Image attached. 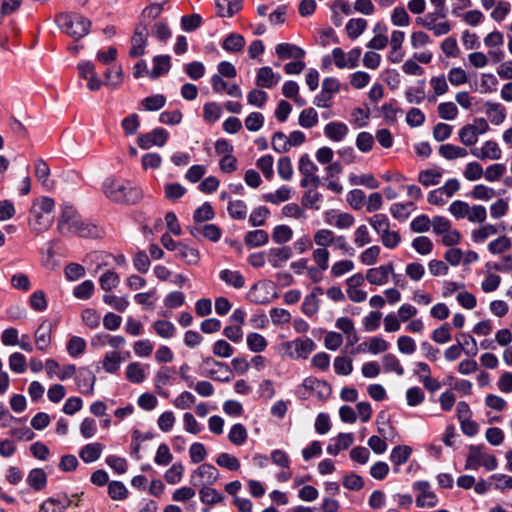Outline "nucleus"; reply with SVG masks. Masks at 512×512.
Instances as JSON below:
<instances>
[{
    "label": "nucleus",
    "instance_id": "53",
    "mask_svg": "<svg viewBox=\"0 0 512 512\" xmlns=\"http://www.w3.org/2000/svg\"><path fill=\"white\" fill-rule=\"evenodd\" d=\"M299 125L303 128L309 129L318 123V113L314 108L304 109L298 119Z\"/></svg>",
    "mask_w": 512,
    "mask_h": 512
},
{
    "label": "nucleus",
    "instance_id": "3",
    "mask_svg": "<svg viewBox=\"0 0 512 512\" xmlns=\"http://www.w3.org/2000/svg\"><path fill=\"white\" fill-rule=\"evenodd\" d=\"M415 22L417 25L431 31L436 37L447 35L452 30L451 22L446 19V11L434 10L423 17H417Z\"/></svg>",
    "mask_w": 512,
    "mask_h": 512
},
{
    "label": "nucleus",
    "instance_id": "6",
    "mask_svg": "<svg viewBox=\"0 0 512 512\" xmlns=\"http://www.w3.org/2000/svg\"><path fill=\"white\" fill-rule=\"evenodd\" d=\"M461 184L458 179H448L443 186L428 193L427 201L436 206H443L456 192L460 190Z\"/></svg>",
    "mask_w": 512,
    "mask_h": 512
},
{
    "label": "nucleus",
    "instance_id": "14",
    "mask_svg": "<svg viewBox=\"0 0 512 512\" xmlns=\"http://www.w3.org/2000/svg\"><path fill=\"white\" fill-rule=\"evenodd\" d=\"M53 222L52 215H47L37 207H31L29 217V227L33 232L42 233L49 229Z\"/></svg>",
    "mask_w": 512,
    "mask_h": 512
},
{
    "label": "nucleus",
    "instance_id": "27",
    "mask_svg": "<svg viewBox=\"0 0 512 512\" xmlns=\"http://www.w3.org/2000/svg\"><path fill=\"white\" fill-rule=\"evenodd\" d=\"M103 448V444L99 442L86 444L79 451V457L85 463L95 462L100 458Z\"/></svg>",
    "mask_w": 512,
    "mask_h": 512
},
{
    "label": "nucleus",
    "instance_id": "32",
    "mask_svg": "<svg viewBox=\"0 0 512 512\" xmlns=\"http://www.w3.org/2000/svg\"><path fill=\"white\" fill-rule=\"evenodd\" d=\"M412 449L407 445H398L394 447L390 454L391 462L396 466L395 472H398V467L406 463L410 458Z\"/></svg>",
    "mask_w": 512,
    "mask_h": 512
},
{
    "label": "nucleus",
    "instance_id": "1",
    "mask_svg": "<svg viewBox=\"0 0 512 512\" xmlns=\"http://www.w3.org/2000/svg\"><path fill=\"white\" fill-rule=\"evenodd\" d=\"M102 190L105 196L115 203L135 204L142 198V192L138 187L121 179L107 178L103 182Z\"/></svg>",
    "mask_w": 512,
    "mask_h": 512
},
{
    "label": "nucleus",
    "instance_id": "39",
    "mask_svg": "<svg viewBox=\"0 0 512 512\" xmlns=\"http://www.w3.org/2000/svg\"><path fill=\"white\" fill-rule=\"evenodd\" d=\"M27 483L35 490L43 489L47 483V476L45 471L41 468L32 469L28 474Z\"/></svg>",
    "mask_w": 512,
    "mask_h": 512
},
{
    "label": "nucleus",
    "instance_id": "25",
    "mask_svg": "<svg viewBox=\"0 0 512 512\" xmlns=\"http://www.w3.org/2000/svg\"><path fill=\"white\" fill-rule=\"evenodd\" d=\"M275 52L280 59H302L305 56V51L290 43H280L275 47Z\"/></svg>",
    "mask_w": 512,
    "mask_h": 512
},
{
    "label": "nucleus",
    "instance_id": "22",
    "mask_svg": "<svg viewBox=\"0 0 512 512\" xmlns=\"http://www.w3.org/2000/svg\"><path fill=\"white\" fill-rule=\"evenodd\" d=\"M354 438L351 433H340L337 437L331 440L327 446V452L330 455L336 456L341 450L348 449L353 444Z\"/></svg>",
    "mask_w": 512,
    "mask_h": 512
},
{
    "label": "nucleus",
    "instance_id": "10",
    "mask_svg": "<svg viewBox=\"0 0 512 512\" xmlns=\"http://www.w3.org/2000/svg\"><path fill=\"white\" fill-rule=\"evenodd\" d=\"M413 488L419 492L416 498V505L421 508H433L438 503V498L431 490L427 481H418L413 484Z\"/></svg>",
    "mask_w": 512,
    "mask_h": 512
},
{
    "label": "nucleus",
    "instance_id": "5",
    "mask_svg": "<svg viewBox=\"0 0 512 512\" xmlns=\"http://www.w3.org/2000/svg\"><path fill=\"white\" fill-rule=\"evenodd\" d=\"M497 465L496 457L484 452L482 446H470L465 469L477 470L480 466H484L488 471H492L497 468Z\"/></svg>",
    "mask_w": 512,
    "mask_h": 512
},
{
    "label": "nucleus",
    "instance_id": "50",
    "mask_svg": "<svg viewBox=\"0 0 512 512\" xmlns=\"http://www.w3.org/2000/svg\"><path fill=\"white\" fill-rule=\"evenodd\" d=\"M145 372L142 365L138 362L130 363L126 368V378L136 384H140L145 380Z\"/></svg>",
    "mask_w": 512,
    "mask_h": 512
},
{
    "label": "nucleus",
    "instance_id": "58",
    "mask_svg": "<svg viewBox=\"0 0 512 512\" xmlns=\"http://www.w3.org/2000/svg\"><path fill=\"white\" fill-rule=\"evenodd\" d=\"M66 349L71 357H78L84 353L86 349V341L79 336H73L69 339Z\"/></svg>",
    "mask_w": 512,
    "mask_h": 512
},
{
    "label": "nucleus",
    "instance_id": "8",
    "mask_svg": "<svg viewBox=\"0 0 512 512\" xmlns=\"http://www.w3.org/2000/svg\"><path fill=\"white\" fill-rule=\"evenodd\" d=\"M80 220L81 217L74 207L64 206L58 218L57 229L63 236H74V231Z\"/></svg>",
    "mask_w": 512,
    "mask_h": 512
},
{
    "label": "nucleus",
    "instance_id": "54",
    "mask_svg": "<svg viewBox=\"0 0 512 512\" xmlns=\"http://www.w3.org/2000/svg\"><path fill=\"white\" fill-rule=\"evenodd\" d=\"M368 222L379 236L390 229V221L385 214H375Z\"/></svg>",
    "mask_w": 512,
    "mask_h": 512
},
{
    "label": "nucleus",
    "instance_id": "23",
    "mask_svg": "<svg viewBox=\"0 0 512 512\" xmlns=\"http://www.w3.org/2000/svg\"><path fill=\"white\" fill-rule=\"evenodd\" d=\"M293 255L292 248L284 246L280 248H271L268 252V262L274 267H281L284 262Z\"/></svg>",
    "mask_w": 512,
    "mask_h": 512
},
{
    "label": "nucleus",
    "instance_id": "28",
    "mask_svg": "<svg viewBox=\"0 0 512 512\" xmlns=\"http://www.w3.org/2000/svg\"><path fill=\"white\" fill-rule=\"evenodd\" d=\"M438 152L441 157L449 161L465 158L468 155V151L465 147L454 144H442Z\"/></svg>",
    "mask_w": 512,
    "mask_h": 512
},
{
    "label": "nucleus",
    "instance_id": "55",
    "mask_svg": "<svg viewBox=\"0 0 512 512\" xmlns=\"http://www.w3.org/2000/svg\"><path fill=\"white\" fill-rule=\"evenodd\" d=\"M293 230L287 225H277L272 232V240L277 244H283L292 239Z\"/></svg>",
    "mask_w": 512,
    "mask_h": 512
},
{
    "label": "nucleus",
    "instance_id": "64",
    "mask_svg": "<svg viewBox=\"0 0 512 512\" xmlns=\"http://www.w3.org/2000/svg\"><path fill=\"white\" fill-rule=\"evenodd\" d=\"M100 286L105 291H111L116 288L120 282L119 275L112 271L107 270L99 279Z\"/></svg>",
    "mask_w": 512,
    "mask_h": 512
},
{
    "label": "nucleus",
    "instance_id": "48",
    "mask_svg": "<svg viewBox=\"0 0 512 512\" xmlns=\"http://www.w3.org/2000/svg\"><path fill=\"white\" fill-rule=\"evenodd\" d=\"M442 173L436 169H426L419 173L418 181L426 187L440 183Z\"/></svg>",
    "mask_w": 512,
    "mask_h": 512
},
{
    "label": "nucleus",
    "instance_id": "7",
    "mask_svg": "<svg viewBox=\"0 0 512 512\" xmlns=\"http://www.w3.org/2000/svg\"><path fill=\"white\" fill-rule=\"evenodd\" d=\"M205 370L203 375L220 382H229L233 378V373L229 366L223 362H219L212 357L203 359Z\"/></svg>",
    "mask_w": 512,
    "mask_h": 512
},
{
    "label": "nucleus",
    "instance_id": "33",
    "mask_svg": "<svg viewBox=\"0 0 512 512\" xmlns=\"http://www.w3.org/2000/svg\"><path fill=\"white\" fill-rule=\"evenodd\" d=\"M176 257L188 265H195L200 259V253L197 249L181 243L176 251Z\"/></svg>",
    "mask_w": 512,
    "mask_h": 512
},
{
    "label": "nucleus",
    "instance_id": "26",
    "mask_svg": "<svg viewBox=\"0 0 512 512\" xmlns=\"http://www.w3.org/2000/svg\"><path fill=\"white\" fill-rule=\"evenodd\" d=\"M348 132V126L343 122H330L324 127L325 136L335 142L342 141Z\"/></svg>",
    "mask_w": 512,
    "mask_h": 512
},
{
    "label": "nucleus",
    "instance_id": "20",
    "mask_svg": "<svg viewBox=\"0 0 512 512\" xmlns=\"http://www.w3.org/2000/svg\"><path fill=\"white\" fill-rule=\"evenodd\" d=\"M268 289V284L258 282L249 289L247 299L254 304H268L270 302Z\"/></svg>",
    "mask_w": 512,
    "mask_h": 512
},
{
    "label": "nucleus",
    "instance_id": "61",
    "mask_svg": "<svg viewBox=\"0 0 512 512\" xmlns=\"http://www.w3.org/2000/svg\"><path fill=\"white\" fill-rule=\"evenodd\" d=\"M229 215L236 220H243L247 215V206L242 200L230 201L228 205Z\"/></svg>",
    "mask_w": 512,
    "mask_h": 512
},
{
    "label": "nucleus",
    "instance_id": "52",
    "mask_svg": "<svg viewBox=\"0 0 512 512\" xmlns=\"http://www.w3.org/2000/svg\"><path fill=\"white\" fill-rule=\"evenodd\" d=\"M270 215V210L265 206H259L255 208L250 216L249 223L253 227L263 226L266 223L267 218Z\"/></svg>",
    "mask_w": 512,
    "mask_h": 512
},
{
    "label": "nucleus",
    "instance_id": "21",
    "mask_svg": "<svg viewBox=\"0 0 512 512\" xmlns=\"http://www.w3.org/2000/svg\"><path fill=\"white\" fill-rule=\"evenodd\" d=\"M52 324L48 321H43L35 332V342L37 348L41 351L48 349L51 343Z\"/></svg>",
    "mask_w": 512,
    "mask_h": 512
},
{
    "label": "nucleus",
    "instance_id": "16",
    "mask_svg": "<svg viewBox=\"0 0 512 512\" xmlns=\"http://www.w3.org/2000/svg\"><path fill=\"white\" fill-rule=\"evenodd\" d=\"M96 377L93 372L88 368H80L76 376V383L81 393L85 395H92L94 392V385Z\"/></svg>",
    "mask_w": 512,
    "mask_h": 512
},
{
    "label": "nucleus",
    "instance_id": "30",
    "mask_svg": "<svg viewBox=\"0 0 512 512\" xmlns=\"http://www.w3.org/2000/svg\"><path fill=\"white\" fill-rule=\"evenodd\" d=\"M170 56L168 55H159L153 58V69L149 73V77L152 79H157L160 76L168 73L170 70Z\"/></svg>",
    "mask_w": 512,
    "mask_h": 512
},
{
    "label": "nucleus",
    "instance_id": "31",
    "mask_svg": "<svg viewBox=\"0 0 512 512\" xmlns=\"http://www.w3.org/2000/svg\"><path fill=\"white\" fill-rule=\"evenodd\" d=\"M316 293L322 294L323 289L321 287H315L314 291L308 294L302 303V311L307 316H313L319 309V299Z\"/></svg>",
    "mask_w": 512,
    "mask_h": 512
},
{
    "label": "nucleus",
    "instance_id": "15",
    "mask_svg": "<svg viewBox=\"0 0 512 512\" xmlns=\"http://www.w3.org/2000/svg\"><path fill=\"white\" fill-rule=\"evenodd\" d=\"M190 233L194 237L202 235L212 242L219 241L222 236L221 229L215 224H195L190 228Z\"/></svg>",
    "mask_w": 512,
    "mask_h": 512
},
{
    "label": "nucleus",
    "instance_id": "60",
    "mask_svg": "<svg viewBox=\"0 0 512 512\" xmlns=\"http://www.w3.org/2000/svg\"><path fill=\"white\" fill-rule=\"evenodd\" d=\"M153 328L157 335L166 339L172 338L176 331L174 324L166 320H158L154 322Z\"/></svg>",
    "mask_w": 512,
    "mask_h": 512
},
{
    "label": "nucleus",
    "instance_id": "37",
    "mask_svg": "<svg viewBox=\"0 0 512 512\" xmlns=\"http://www.w3.org/2000/svg\"><path fill=\"white\" fill-rule=\"evenodd\" d=\"M336 240L335 233L330 229H319L313 235V242L317 245V247H325L328 249L329 246H332Z\"/></svg>",
    "mask_w": 512,
    "mask_h": 512
},
{
    "label": "nucleus",
    "instance_id": "18",
    "mask_svg": "<svg viewBox=\"0 0 512 512\" xmlns=\"http://www.w3.org/2000/svg\"><path fill=\"white\" fill-rule=\"evenodd\" d=\"M196 477L205 479L207 484L212 485L218 480L219 472L213 465L204 463L201 464L191 475L190 482L194 486L198 485V483L195 481Z\"/></svg>",
    "mask_w": 512,
    "mask_h": 512
},
{
    "label": "nucleus",
    "instance_id": "41",
    "mask_svg": "<svg viewBox=\"0 0 512 512\" xmlns=\"http://www.w3.org/2000/svg\"><path fill=\"white\" fill-rule=\"evenodd\" d=\"M382 364L384 372H394L398 376H402L404 374V368L401 365L400 360L394 354H385L382 357Z\"/></svg>",
    "mask_w": 512,
    "mask_h": 512
},
{
    "label": "nucleus",
    "instance_id": "29",
    "mask_svg": "<svg viewBox=\"0 0 512 512\" xmlns=\"http://www.w3.org/2000/svg\"><path fill=\"white\" fill-rule=\"evenodd\" d=\"M219 278L228 286L235 289H241L245 286V278L239 271L223 269L219 273Z\"/></svg>",
    "mask_w": 512,
    "mask_h": 512
},
{
    "label": "nucleus",
    "instance_id": "9",
    "mask_svg": "<svg viewBox=\"0 0 512 512\" xmlns=\"http://www.w3.org/2000/svg\"><path fill=\"white\" fill-rule=\"evenodd\" d=\"M390 275H392L395 283L398 284L399 275L395 274L392 263L368 269L365 278L372 285L382 286L388 283Z\"/></svg>",
    "mask_w": 512,
    "mask_h": 512
},
{
    "label": "nucleus",
    "instance_id": "13",
    "mask_svg": "<svg viewBox=\"0 0 512 512\" xmlns=\"http://www.w3.org/2000/svg\"><path fill=\"white\" fill-rule=\"evenodd\" d=\"M470 153L482 161L487 159L499 160L502 156L501 148L494 140H488L484 142L481 148H472Z\"/></svg>",
    "mask_w": 512,
    "mask_h": 512
},
{
    "label": "nucleus",
    "instance_id": "56",
    "mask_svg": "<svg viewBox=\"0 0 512 512\" xmlns=\"http://www.w3.org/2000/svg\"><path fill=\"white\" fill-rule=\"evenodd\" d=\"M381 248L378 245H373L365 249L359 256V260L363 265L372 266L379 258Z\"/></svg>",
    "mask_w": 512,
    "mask_h": 512
},
{
    "label": "nucleus",
    "instance_id": "38",
    "mask_svg": "<svg viewBox=\"0 0 512 512\" xmlns=\"http://www.w3.org/2000/svg\"><path fill=\"white\" fill-rule=\"evenodd\" d=\"M512 247V241L506 235H502L488 244V250L493 255L506 253Z\"/></svg>",
    "mask_w": 512,
    "mask_h": 512
},
{
    "label": "nucleus",
    "instance_id": "40",
    "mask_svg": "<svg viewBox=\"0 0 512 512\" xmlns=\"http://www.w3.org/2000/svg\"><path fill=\"white\" fill-rule=\"evenodd\" d=\"M457 344L460 345L462 351L471 356H475L478 353L476 340L469 334L461 333L456 337Z\"/></svg>",
    "mask_w": 512,
    "mask_h": 512
},
{
    "label": "nucleus",
    "instance_id": "11",
    "mask_svg": "<svg viewBox=\"0 0 512 512\" xmlns=\"http://www.w3.org/2000/svg\"><path fill=\"white\" fill-rule=\"evenodd\" d=\"M148 28L146 23L140 22L131 38V48L129 55L131 57H139L144 54L147 45Z\"/></svg>",
    "mask_w": 512,
    "mask_h": 512
},
{
    "label": "nucleus",
    "instance_id": "44",
    "mask_svg": "<svg viewBox=\"0 0 512 512\" xmlns=\"http://www.w3.org/2000/svg\"><path fill=\"white\" fill-rule=\"evenodd\" d=\"M245 45V39L237 33L229 34L223 41L222 47L228 52H239Z\"/></svg>",
    "mask_w": 512,
    "mask_h": 512
},
{
    "label": "nucleus",
    "instance_id": "19",
    "mask_svg": "<svg viewBox=\"0 0 512 512\" xmlns=\"http://www.w3.org/2000/svg\"><path fill=\"white\" fill-rule=\"evenodd\" d=\"M281 80V76L278 73H274L273 70L268 67H261L256 76V85L262 88L271 89L276 86Z\"/></svg>",
    "mask_w": 512,
    "mask_h": 512
},
{
    "label": "nucleus",
    "instance_id": "12",
    "mask_svg": "<svg viewBox=\"0 0 512 512\" xmlns=\"http://www.w3.org/2000/svg\"><path fill=\"white\" fill-rule=\"evenodd\" d=\"M168 139V132L163 128H155L149 133L141 134L137 143L142 149H149L152 146H163Z\"/></svg>",
    "mask_w": 512,
    "mask_h": 512
},
{
    "label": "nucleus",
    "instance_id": "51",
    "mask_svg": "<svg viewBox=\"0 0 512 512\" xmlns=\"http://www.w3.org/2000/svg\"><path fill=\"white\" fill-rule=\"evenodd\" d=\"M367 21L362 18L350 19L346 25V31L351 39L358 38L366 29Z\"/></svg>",
    "mask_w": 512,
    "mask_h": 512
},
{
    "label": "nucleus",
    "instance_id": "43",
    "mask_svg": "<svg viewBox=\"0 0 512 512\" xmlns=\"http://www.w3.org/2000/svg\"><path fill=\"white\" fill-rule=\"evenodd\" d=\"M247 437V430L245 426L240 423L234 424L228 433L229 441L236 446L243 445L246 442Z\"/></svg>",
    "mask_w": 512,
    "mask_h": 512
},
{
    "label": "nucleus",
    "instance_id": "59",
    "mask_svg": "<svg viewBox=\"0 0 512 512\" xmlns=\"http://www.w3.org/2000/svg\"><path fill=\"white\" fill-rule=\"evenodd\" d=\"M247 345L252 352L259 353L266 349L268 343L261 334L250 333L247 335Z\"/></svg>",
    "mask_w": 512,
    "mask_h": 512
},
{
    "label": "nucleus",
    "instance_id": "24",
    "mask_svg": "<svg viewBox=\"0 0 512 512\" xmlns=\"http://www.w3.org/2000/svg\"><path fill=\"white\" fill-rule=\"evenodd\" d=\"M103 234V229L94 223L81 219L78 223L74 235L83 238H99Z\"/></svg>",
    "mask_w": 512,
    "mask_h": 512
},
{
    "label": "nucleus",
    "instance_id": "57",
    "mask_svg": "<svg viewBox=\"0 0 512 512\" xmlns=\"http://www.w3.org/2000/svg\"><path fill=\"white\" fill-rule=\"evenodd\" d=\"M166 97L162 94H155L144 98L141 101L142 106L146 111H157L165 106Z\"/></svg>",
    "mask_w": 512,
    "mask_h": 512
},
{
    "label": "nucleus",
    "instance_id": "4",
    "mask_svg": "<svg viewBox=\"0 0 512 512\" xmlns=\"http://www.w3.org/2000/svg\"><path fill=\"white\" fill-rule=\"evenodd\" d=\"M316 344L311 338H296L280 345V352L291 359H307L315 350Z\"/></svg>",
    "mask_w": 512,
    "mask_h": 512
},
{
    "label": "nucleus",
    "instance_id": "47",
    "mask_svg": "<svg viewBox=\"0 0 512 512\" xmlns=\"http://www.w3.org/2000/svg\"><path fill=\"white\" fill-rule=\"evenodd\" d=\"M121 357L118 352H107L102 361L103 369L110 374L116 373L120 368Z\"/></svg>",
    "mask_w": 512,
    "mask_h": 512
},
{
    "label": "nucleus",
    "instance_id": "46",
    "mask_svg": "<svg viewBox=\"0 0 512 512\" xmlns=\"http://www.w3.org/2000/svg\"><path fill=\"white\" fill-rule=\"evenodd\" d=\"M458 137L464 146L471 147L478 142L479 135L470 124H466L459 130Z\"/></svg>",
    "mask_w": 512,
    "mask_h": 512
},
{
    "label": "nucleus",
    "instance_id": "36",
    "mask_svg": "<svg viewBox=\"0 0 512 512\" xmlns=\"http://www.w3.org/2000/svg\"><path fill=\"white\" fill-rule=\"evenodd\" d=\"M497 233L498 230L495 225L486 223L472 231L471 239L474 243H483L488 237L496 235Z\"/></svg>",
    "mask_w": 512,
    "mask_h": 512
},
{
    "label": "nucleus",
    "instance_id": "2",
    "mask_svg": "<svg viewBox=\"0 0 512 512\" xmlns=\"http://www.w3.org/2000/svg\"><path fill=\"white\" fill-rule=\"evenodd\" d=\"M54 21L62 32L74 40L82 39L88 35L92 26V22L88 18L75 12L57 13Z\"/></svg>",
    "mask_w": 512,
    "mask_h": 512
},
{
    "label": "nucleus",
    "instance_id": "35",
    "mask_svg": "<svg viewBox=\"0 0 512 512\" xmlns=\"http://www.w3.org/2000/svg\"><path fill=\"white\" fill-rule=\"evenodd\" d=\"M291 198V189L288 186H281L275 192L267 193L263 195L265 202L279 205L280 203L286 202Z\"/></svg>",
    "mask_w": 512,
    "mask_h": 512
},
{
    "label": "nucleus",
    "instance_id": "49",
    "mask_svg": "<svg viewBox=\"0 0 512 512\" xmlns=\"http://www.w3.org/2000/svg\"><path fill=\"white\" fill-rule=\"evenodd\" d=\"M349 182L351 185H362L370 189H376L379 187V182L375 179L372 174H350Z\"/></svg>",
    "mask_w": 512,
    "mask_h": 512
},
{
    "label": "nucleus",
    "instance_id": "34",
    "mask_svg": "<svg viewBox=\"0 0 512 512\" xmlns=\"http://www.w3.org/2000/svg\"><path fill=\"white\" fill-rule=\"evenodd\" d=\"M269 235L265 230H253L246 233L244 243L248 247H260L267 244Z\"/></svg>",
    "mask_w": 512,
    "mask_h": 512
},
{
    "label": "nucleus",
    "instance_id": "45",
    "mask_svg": "<svg viewBox=\"0 0 512 512\" xmlns=\"http://www.w3.org/2000/svg\"><path fill=\"white\" fill-rule=\"evenodd\" d=\"M215 217V212L209 202L203 203L194 211L193 219L195 224H202L203 222L212 220Z\"/></svg>",
    "mask_w": 512,
    "mask_h": 512
},
{
    "label": "nucleus",
    "instance_id": "42",
    "mask_svg": "<svg viewBox=\"0 0 512 512\" xmlns=\"http://www.w3.org/2000/svg\"><path fill=\"white\" fill-rule=\"evenodd\" d=\"M199 497L202 503L214 505L223 501L224 497L216 489L203 486L199 490Z\"/></svg>",
    "mask_w": 512,
    "mask_h": 512
},
{
    "label": "nucleus",
    "instance_id": "62",
    "mask_svg": "<svg viewBox=\"0 0 512 512\" xmlns=\"http://www.w3.org/2000/svg\"><path fill=\"white\" fill-rule=\"evenodd\" d=\"M216 463L220 467L226 468L230 471H237L240 468V461L235 456L223 452L216 458Z\"/></svg>",
    "mask_w": 512,
    "mask_h": 512
},
{
    "label": "nucleus",
    "instance_id": "63",
    "mask_svg": "<svg viewBox=\"0 0 512 512\" xmlns=\"http://www.w3.org/2000/svg\"><path fill=\"white\" fill-rule=\"evenodd\" d=\"M69 505V500L59 501L54 498L47 499L40 507L38 512H64L65 508Z\"/></svg>",
    "mask_w": 512,
    "mask_h": 512
},
{
    "label": "nucleus",
    "instance_id": "17",
    "mask_svg": "<svg viewBox=\"0 0 512 512\" xmlns=\"http://www.w3.org/2000/svg\"><path fill=\"white\" fill-rule=\"evenodd\" d=\"M484 112L489 121L494 125L502 124L506 119V108L498 102L486 101L483 105Z\"/></svg>",
    "mask_w": 512,
    "mask_h": 512
}]
</instances>
